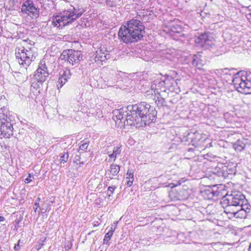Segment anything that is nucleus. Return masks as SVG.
<instances>
[{"instance_id": "nucleus-7", "label": "nucleus", "mask_w": 251, "mask_h": 251, "mask_svg": "<svg viewBox=\"0 0 251 251\" xmlns=\"http://www.w3.org/2000/svg\"><path fill=\"white\" fill-rule=\"evenodd\" d=\"M49 75V73L45 64V61L42 60L40 62L38 68L34 73V78L38 83L42 84L47 80Z\"/></svg>"}, {"instance_id": "nucleus-2", "label": "nucleus", "mask_w": 251, "mask_h": 251, "mask_svg": "<svg viewBox=\"0 0 251 251\" xmlns=\"http://www.w3.org/2000/svg\"><path fill=\"white\" fill-rule=\"evenodd\" d=\"M221 204L224 211L236 218H244L250 212L249 204L241 192H233L222 199Z\"/></svg>"}, {"instance_id": "nucleus-39", "label": "nucleus", "mask_w": 251, "mask_h": 251, "mask_svg": "<svg viewBox=\"0 0 251 251\" xmlns=\"http://www.w3.org/2000/svg\"><path fill=\"white\" fill-rule=\"evenodd\" d=\"M4 218L3 216H0V222H3L4 220Z\"/></svg>"}, {"instance_id": "nucleus-38", "label": "nucleus", "mask_w": 251, "mask_h": 251, "mask_svg": "<svg viewBox=\"0 0 251 251\" xmlns=\"http://www.w3.org/2000/svg\"><path fill=\"white\" fill-rule=\"evenodd\" d=\"M40 201H41L40 198H38L36 199V201H35V203H37V202H38V203L39 204V202H40Z\"/></svg>"}, {"instance_id": "nucleus-13", "label": "nucleus", "mask_w": 251, "mask_h": 251, "mask_svg": "<svg viewBox=\"0 0 251 251\" xmlns=\"http://www.w3.org/2000/svg\"><path fill=\"white\" fill-rule=\"evenodd\" d=\"M110 57L108 51L105 50L100 49L96 51V55L95 57V62L97 63L98 65H102V62H105Z\"/></svg>"}, {"instance_id": "nucleus-46", "label": "nucleus", "mask_w": 251, "mask_h": 251, "mask_svg": "<svg viewBox=\"0 0 251 251\" xmlns=\"http://www.w3.org/2000/svg\"><path fill=\"white\" fill-rule=\"evenodd\" d=\"M203 143L202 144V146H203V147H205V146L203 145Z\"/></svg>"}, {"instance_id": "nucleus-22", "label": "nucleus", "mask_w": 251, "mask_h": 251, "mask_svg": "<svg viewBox=\"0 0 251 251\" xmlns=\"http://www.w3.org/2000/svg\"><path fill=\"white\" fill-rule=\"evenodd\" d=\"M233 149L237 151H241L243 150L245 147V144L242 140H238L233 144Z\"/></svg>"}, {"instance_id": "nucleus-19", "label": "nucleus", "mask_w": 251, "mask_h": 251, "mask_svg": "<svg viewBox=\"0 0 251 251\" xmlns=\"http://www.w3.org/2000/svg\"><path fill=\"white\" fill-rule=\"evenodd\" d=\"M126 113H127L126 111L125 112L123 109H120L114 111V115L117 120L123 123L124 121H126Z\"/></svg>"}, {"instance_id": "nucleus-14", "label": "nucleus", "mask_w": 251, "mask_h": 251, "mask_svg": "<svg viewBox=\"0 0 251 251\" xmlns=\"http://www.w3.org/2000/svg\"><path fill=\"white\" fill-rule=\"evenodd\" d=\"M213 173L217 176H222L224 178L229 177V175L235 173L234 169H228L226 166H223L221 169L216 168Z\"/></svg>"}, {"instance_id": "nucleus-11", "label": "nucleus", "mask_w": 251, "mask_h": 251, "mask_svg": "<svg viewBox=\"0 0 251 251\" xmlns=\"http://www.w3.org/2000/svg\"><path fill=\"white\" fill-rule=\"evenodd\" d=\"M195 42L200 46L208 48L214 44V38L211 35L204 33L196 37Z\"/></svg>"}, {"instance_id": "nucleus-5", "label": "nucleus", "mask_w": 251, "mask_h": 251, "mask_svg": "<svg viewBox=\"0 0 251 251\" xmlns=\"http://www.w3.org/2000/svg\"><path fill=\"white\" fill-rule=\"evenodd\" d=\"M232 83L236 90L241 93L251 94V73L240 71L234 75Z\"/></svg>"}, {"instance_id": "nucleus-6", "label": "nucleus", "mask_w": 251, "mask_h": 251, "mask_svg": "<svg viewBox=\"0 0 251 251\" xmlns=\"http://www.w3.org/2000/svg\"><path fill=\"white\" fill-rule=\"evenodd\" d=\"M10 112L5 107L0 109V138H9L13 134V121Z\"/></svg>"}, {"instance_id": "nucleus-30", "label": "nucleus", "mask_w": 251, "mask_h": 251, "mask_svg": "<svg viewBox=\"0 0 251 251\" xmlns=\"http://www.w3.org/2000/svg\"><path fill=\"white\" fill-rule=\"evenodd\" d=\"M116 187L113 186H109L108 188V195L110 197L114 193Z\"/></svg>"}, {"instance_id": "nucleus-34", "label": "nucleus", "mask_w": 251, "mask_h": 251, "mask_svg": "<svg viewBox=\"0 0 251 251\" xmlns=\"http://www.w3.org/2000/svg\"><path fill=\"white\" fill-rule=\"evenodd\" d=\"M31 177L33 178V176H31V174H29L27 177L25 179V182L26 183H29V182H30L32 181V179L31 178Z\"/></svg>"}, {"instance_id": "nucleus-47", "label": "nucleus", "mask_w": 251, "mask_h": 251, "mask_svg": "<svg viewBox=\"0 0 251 251\" xmlns=\"http://www.w3.org/2000/svg\"><path fill=\"white\" fill-rule=\"evenodd\" d=\"M118 223V222H116L115 224H117Z\"/></svg>"}, {"instance_id": "nucleus-40", "label": "nucleus", "mask_w": 251, "mask_h": 251, "mask_svg": "<svg viewBox=\"0 0 251 251\" xmlns=\"http://www.w3.org/2000/svg\"><path fill=\"white\" fill-rule=\"evenodd\" d=\"M115 230V227H113L112 226H111L110 230H113V232H114Z\"/></svg>"}, {"instance_id": "nucleus-44", "label": "nucleus", "mask_w": 251, "mask_h": 251, "mask_svg": "<svg viewBox=\"0 0 251 251\" xmlns=\"http://www.w3.org/2000/svg\"><path fill=\"white\" fill-rule=\"evenodd\" d=\"M107 5H109L110 6H111V5H110L109 2H108V1H107Z\"/></svg>"}, {"instance_id": "nucleus-23", "label": "nucleus", "mask_w": 251, "mask_h": 251, "mask_svg": "<svg viewBox=\"0 0 251 251\" xmlns=\"http://www.w3.org/2000/svg\"><path fill=\"white\" fill-rule=\"evenodd\" d=\"M224 117L225 120L227 123H232L236 121V116H234L233 114L229 112H226L224 114Z\"/></svg>"}, {"instance_id": "nucleus-25", "label": "nucleus", "mask_w": 251, "mask_h": 251, "mask_svg": "<svg viewBox=\"0 0 251 251\" xmlns=\"http://www.w3.org/2000/svg\"><path fill=\"white\" fill-rule=\"evenodd\" d=\"M113 234V230H109L105 235L103 239V244L109 245L108 242L110 240Z\"/></svg>"}, {"instance_id": "nucleus-20", "label": "nucleus", "mask_w": 251, "mask_h": 251, "mask_svg": "<svg viewBox=\"0 0 251 251\" xmlns=\"http://www.w3.org/2000/svg\"><path fill=\"white\" fill-rule=\"evenodd\" d=\"M63 23V16L56 15L52 18V23L54 26L60 28Z\"/></svg>"}, {"instance_id": "nucleus-4", "label": "nucleus", "mask_w": 251, "mask_h": 251, "mask_svg": "<svg viewBox=\"0 0 251 251\" xmlns=\"http://www.w3.org/2000/svg\"><path fill=\"white\" fill-rule=\"evenodd\" d=\"M34 42L29 40H24L23 46L16 49L15 55L17 61L23 68L27 69L37 56V49Z\"/></svg>"}, {"instance_id": "nucleus-41", "label": "nucleus", "mask_w": 251, "mask_h": 251, "mask_svg": "<svg viewBox=\"0 0 251 251\" xmlns=\"http://www.w3.org/2000/svg\"><path fill=\"white\" fill-rule=\"evenodd\" d=\"M248 251H251V243L250 244V246L248 248Z\"/></svg>"}, {"instance_id": "nucleus-16", "label": "nucleus", "mask_w": 251, "mask_h": 251, "mask_svg": "<svg viewBox=\"0 0 251 251\" xmlns=\"http://www.w3.org/2000/svg\"><path fill=\"white\" fill-rule=\"evenodd\" d=\"M188 136H190L191 142L193 145L198 147L202 145V144L206 141V138L203 137L198 131H196L192 133H188Z\"/></svg>"}, {"instance_id": "nucleus-18", "label": "nucleus", "mask_w": 251, "mask_h": 251, "mask_svg": "<svg viewBox=\"0 0 251 251\" xmlns=\"http://www.w3.org/2000/svg\"><path fill=\"white\" fill-rule=\"evenodd\" d=\"M192 65L198 69H201L203 66V61L200 54H195L193 56Z\"/></svg>"}, {"instance_id": "nucleus-12", "label": "nucleus", "mask_w": 251, "mask_h": 251, "mask_svg": "<svg viewBox=\"0 0 251 251\" xmlns=\"http://www.w3.org/2000/svg\"><path fill=\"white\" fill-rule=\"evenodd\" d=\"M178 81L179 80H175L173 77L167 76L164 80L159 83V85L161 86L164 85L169 91L173 92L175 91Z\"/></svg>"}, {"instance_id": "nucleus-37", "label": "nucleus", "mask_w": 251, "mask_h": 251, "mask_svg": "<svg viewBox=\"0 0 251 251\" xmlns=\"http://www.w3.org/2000/svg\"><path fill=\"white\" fill-rule=\"evenodd\" d=\"M20 249L19 242L15 245L14 249L15 251H19Z\"/></svg>"}, {"instance_id": "nucleus-8", "label": "nucleus", "mask_w": 251, "mask_h": 251, "mask_svg": "<svg viewBox=\"0 0 251 251\" xmlns=\"http://www.w3.org/2000/svg\"><path fill=\"white\" fill-rule=\"evenodd\" d=\"M21 12L36 19L39 16V9L36 8L32 0H27L22 5Z\"/></svg>"}, {"instance_id": "nucleus-29", "label": "nucleus", "mask_w": 251, "mask_h": 251, "mask_svg": "<svg viewBox=\"0 0 251 251\" xmlns=\"http://www.w3.org/2000/svg\"><path fill=\"white\" fill-rule=\"evenodd\" d=\"M72 139L70 138L69 137H65L64 138V144H67L68 146H64V148H68L69 146H70L72 142Z\"/></svg>"}, {"instance_id": "nucleus-33", "label": "nucleus", "mask_w": 251, "mask_h": 251, "mask_svg": "<svg viewBox=\"0 0 251 251\" xmlns=\"http://www.w3.org/2000/svg\"><path fill=\"white\" fill-rule=\"evenodd\" d=\"M58 84H57V87L58 89H61L63 86V80L61 77H60L58 79Z\"/></svg>"}, {"instance_id": "nucleus-43", "label": "nucleus", "mask_w": 251, "mask_h": 251, "mask_svg": "<svg viewBox=\"0 0 251 251\" xmlns=\"http://www.w3.org/2000/svg\"><path fill=\"white\" fill-rule=\"evenodd\" d=\"M34 85V82L32 83V86H33L34 88H35L36 87V84H35V85Z\"/></svg>"}, {"instance_id": "nucleus-42", "label": "nucleus", "mask_w": 251, "mask_h": 251, "mask_svg": "<svg viewBox=\"0 0 251 251\" xmlns=\"http://www.w3.org/2000/svg\"><path fill=\"white\" fill-rule=\"evenodd\" d=\"M70 248H71V247H69V246H67V247H66V246L65 247V250H69V249H70Z\"/></svg>"}, {"instance_id": "nucleus-35", "label": "nucleus", "mask_w": 251, "mask_h": 251, "mask_svg": "<svg viewBox=\"0 0 251 251\" xmlns=\"http://www.w3.org/2000/svg\"><path fill=\"white\" fill-rule=\"evenodd\" d=\"M69 158V153L67 152H64V162H66Z\"/></svg>"}, {"instance_id": "nucleus-32", "label": "nucleus", "mask_w": 251, "mask_h": 251, "mask_svg": "<svg viewBox=\"0 0 251 251\" xmlns=\"http://www.w3.org/2000/svg\"><path fill=\"white\" fill-rule=\"evenodd\" d=\"M48 208V205L46 204H42L41 206H40V210L42 213H45L46 212Z\"/></svg>"}, {"instance_id": "nucleus-21", "label": "nucleus", "mask_w": 251, "mask_h": 251, "mask_svg": "<svg viewBox=\"0 0 251 251\" xmlns=\"http://www.w3.org/2000/svg\"><path fill=\"white\" fill-rule=\"evenodd\" d=\"M126 186L127 187H130L132 185L133 181L134 180L133 172L132 170L128 169L126 173Z\"/></svg>"}, {"instance_id": "nucleus-36", "label": "nucleus", "mask_w": 251, "mask_h": 251, "mask_svg": "<svg viewBox=\"0 0 251 251\" xmlns=\"http://www.w3.org/2000/svg\"><path fill=\"white\" fill-rule=\"evenodd\" d=\"M40 208V205L39 204V203L37 202V203H34V205L33 206V209L34 210V211L36 212L38 209V208Z\"/></svg>"}, {"instance_id": "nucleus-17", "label": "nucleus", "mask_w": 251, "mask_h": 251, "mask_svg": "<svg viewBox=\"0 0 251 251\" xmlns=\"http://www.w3.org/2000/svg\"><path fill=\"white\" fill-rule=\"evenodd\" d=\"M120 170V166L115 164H112L110 167L109 172L108 173V177L112 179L117 175Z\"/></svg>"}, {"instance_id": "nucleus-26", "label": "nucleus", "mask_w": 251, "mask_h": 251, "mask_svg": "<svg viewBox=\"0 0 251 251\" xmlns=\"http://www.w3.org/2000/svg\"><path fill=\"white\" fill-rule=\"evenodd\" d=\"M204 194L207 195V199H212L215 196V192L212 189H208L204 191Z\"/></svg>"}, {"instance_id": "nucleus-45", "label": "nucleus", "mask_w": 251, "mask_h": 251, "mask_svg": "<svg viewBox=\"0 0 251 251\" xmlns=\"http://www.w3.org/2000/svg\"><path fill=\"white\" fill-rule=\"evenodd\" d=\"M203 143L202 144V146H203V147H205V146L203 145Z\"/></svg>"}, {"instance_id": "nucleus-27", "label": "nucleus", "mask_w": 251, "mask_h": 251, "mask_svg": "<svg viewBox=\"0 0 251 251\" xmlns=\"http://www.w3.org/2000/svg\"><path fill=\"white\" fill-rule=\"evenodd\" d=\"M71 75L70 70L68 69L67 67L66 68L65 70H64V80H65V81L64 82V84L65 83L66 81H68V78H69Z\"/></svg>"}, {"instance_id": "nucleus-3", "label": "nucleus", "mask_w": 251, "mask_h": 251, "mask_svg": "<svg viewBox=\"0 0 251 251\" xmlns=\"http://www.w3.org/2000/svg\"><path fill=\"white\" fill-rule=\"evenodd\" d=\"M145 27L139 20L132 19L127 22L126 25L119 29L118 35L125 43L137 42L143 36Z\"/></svg>"}, {"instance_id": "nucleus-31", "label": "nucleus", "mask_w": 251, "mask_h": 251, "mask_svg": "<svg viewBox=\"0 0 251 251\" xmlns=\"http://www.w3.org/2000/svg\"><path fill=\"white\" fill-rule=\"evenodd\" d=\"M108 156L109 157L110 159L109 160V161H111V160H113L115 161L116 159V157L115 155H114L113 153H110L109 151L108 152Z\"/></svg>"}, {"instance_id": "nucleus-28", "label": "nucleus", "mask_w": 251, "mask_h": 251, "mask_svg": "<svg viewBox=\"0 0 251 251\" xmlns=\"http://www.w3.org/2000/svg\"><path fill=\"white\" fill-rule=\"evenodd\" d=\"M122 146H117L116 147H114L113 149V152L112 153L115 155L116 157H117V156L119 154H120L121 152L122 149H121Z\"/></svg>"}, {"instance_id": "nucleus-15", "label": "nucleus", "mask_w": 251, "mask_h": 251, "mask_svg": "<svg viewBox=\"0 0 251 251\" xmlns=\"http://www.w3.org/2000/svg\"><path fill=\"white\" fill-rule=\"evenodd\" d=\"M183 31V29L181 25L176 23H172L169 26L168 32L170 35L172 36L174 39L177 40V38H176V34H180V36H182L184 35V34L182 33Z\"/></svg>"}, {"instance_id": "nucleus-9", "label": "nucleus", "mask_w": 251, "mask_h": 251, "mask_svg": "<svg viewBox=\"0 0 251 251\" xmlns=\"http://www.w3.org/2000/svg\"><path fill=\"white\" fill-rule=\"evenodd\" d=\"M82 13V11L76 10L72 6L68 10H64V26L74 22L79 17Z\"/></svg>"}, {"instance_id": "nucleus-1", "label": "nucleus", "mask_w": 251, "mask_h": 251, "mask_svg": "<svg viewBox=\"0 0 251 251\" xmlns=\"http://www.w3.org/2000/svg\"><path fill=\"white\" fill-rule=\"evenodd\" d=\"M126 113L125 125L134 126L140 127L154 122L156 111L149 104L145 102L132 105L131 109Z\"/></svg>"}, {"instance_id": "nucleus-24", "label": "nucleus", "mask_w": 251, "mask_h": 251, "mask_svg": "<svg viewBox=\"0 0 251 251\" xmlns=\"http://www.w3.org/2000/svg\"><path fill=\"white\" fill-rule=\"evenodd\" d=\"M89 142L87 140L81 141L79 151L80 152L86 151L89 147Z\"/></svg>"}, {"instance_id": "nucleus-10", "label": "nucleus", "mask_w": 251, "mask_h": 251, "mask_svg": "<svg viewBox=\"0 0 251 251\" xmlns=\"http://www.w3.org/2000/svg\"><path fill=\"white\" fill-rule=\"evenodd\" d=\"M80 51L68 50H64V61L66 64L69 63L73 65L75 63L78 62L82 58Z\"/></svg>"}]
</instances>
